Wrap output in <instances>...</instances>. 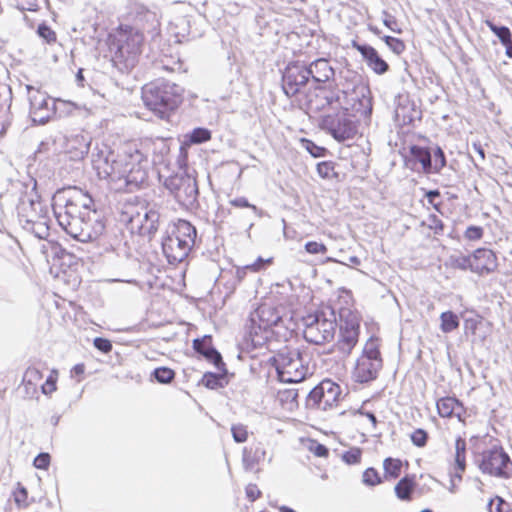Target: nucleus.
Masks as SVG:
<instances>
[{"instance_id": "43", "label": "nucleus", "mask_w": 512, "mask_h": 512, "mask_svg": "<svg viewBox=\"0 0 512 512\" xmlns=\"http://www.w3.org/2000/svg\"><path fill=\"white\" fill-rule=\"evenodd\" d=\"M317 172L323 179H333L338 177L335 171V163L332 161H323L317 164Z\"/></svg>"}, {"instance_id": "20", "label": "nucleus", "mask_w": 512, "mask_h": 512, "mask_svg": "<svg viewBox=\"0 0 512 512\" xmlns=\"http://www.w3.org/2000/svg\"><path fill=\"white\" fill-rule=\"evenodd\" d=\"M352 47L362 55L368 67L371 68L376 74L382 75L389 70L388 63L380 57L379 53L374 47L368 44H360L356 41L352 42Z\"/></svg>"}, {"instance_id": "16", "label": "nucleus", "mask_w": 512, "mask_h": 512, "mask_svg": "<svg viewBox=\"0 0 512 512\" xmlns=\"http://www.w3.org/2000/svg\"><path fill=\"white\" fill-rule=\"evenodd\" d=\"M30 116L33 122L45 124L55 113V102L44 93L35 91L29 98Z\"/></svg>"}, {"instance_id": "40", "label": "nucleus", "mask_w": 512, "mask_h": 512, "mask_svg": "<svg viewBox=\"0 0 512 512\" xmlns=\"http://www.w3.org/2000/svg\"><path fill=\"white\" fill-rule=\"evenodd\" d=\"M192 144H201L211 139V132L207 128L198 127L186 135Z\"/></svg>"}, {"instance_id": "45", "label": "nucleus", "mask_w": 512, "mask_h": 512, "mask_svg": "<svg viewBox=\"0 0 512 512\" xmlns=\"http://www.w3.org/2000/svg\"><path fill=\"white\" fill-rule=\"evenodd\" d=\"M452 265L455 268L461 270H470L473 272V258L471 256L460 255L457 257H452Z\"/></svg>"}, {"instance_id": "49", "label": "nucleus", "mask_w": 512, "mask_h": 512, "mask_svg": "<svg viewBox=\"0 0 512 512\" xmlns=\"http://www.w3.org/2000/svg\"><path fill=\"white\" fill-rule=\"evenodd\" d=\"M383 40L386 45L396 54H401L405 49L404 42L398 38L386 35L383 37Z\"/></svg>"}, {"instance_id": "50", "label": "nucleus", "mask_w": 512, "mask_h": 512, "mask_svg": "<svg viewBox=\"0 0 512 512\" xmlns=\"http://www.w3.org/2000/svg\"><path fill=\"white\" fill-rule=\"evenodd\" d=\"M231 433L234 441L237 443H243L247 440V428L242 424L233 425L231 427Z\"/></svg>"}, {"instance_id": "47", "label": "nucleus", "mask_w": 512, "mask_h": 512, "mask_svg": "<svg viewBox=\"0 0 512 512\" xmlns=\"http://www.w3.org/2000/svg\"><path fill=\"white\" fill-rule=\"evenodd\" d=\"M381 478L374 468H367L363 473V483L367 486H375L381 483Z\"/></svg>"}, {"instance_id": "2", "label": "nucleus", "mask_w": 512, "mask_h": 512, "mask_svg": "<svg viewBox=\"0 0 512 512\" xmlns=\"http://www.w3.org/2000/svg\"><path fill=\"white\" fill-rule=\"evenodd\" d=\"M183 89L170 81L157 79L142 88V99L146 107L160 118L168 116L182 102Z\"/></svg>"}, {"instance_id": "9", "label": "nucleus", "mask_w": 512, "mask_h": 512, "mask_svg": "<svg viewBox=\"0 0 512 512\" xmlns=\"http://www.w3.org/2000/svg\"><path fill=\"white\" fill-rule=\"evenodd\" d=\"M131 148L126 149L122 154L117 156L107 147L104 149H97V152L92 153L93 168L97 172L100 179L109 180L121 184L123 174L125 173V166L129 160V152Z\"/></svg>"}, {"instance_id": "27", "label": "nucleus", "mask_w": 512, "mask_h": 512, "mask_svg": "<svg viewBox=\"0 0 512 512\" xmlns=\"http://www.w3.org/2000/svg\"><path fill=\"white\" fill-rule=\"evenodd\" d=\"M215 367L219 371L218 373L206 372L201 379V384L209 389L223 388L228 384V370L225 363H223V365L219 364V366Z\"/></svg>"}, {"instance_id": "19", "label": "nucleus", "mask_w": 512, "mask_h": 512, "mask_svg": "<svg viewBox=\"0 0 512 512\" xmlns=\"http://www.w3.org/2000/svg\"><path fill=\"white\" fill-rule=\"evenodd\" d=\"M47 216V209L39 201L23 200L18 206V218L22 228Z\"/></svg>"}, {"instance_id": "35", "label": "nucleus", "mask_w": 512, "mask_h": 512, "mask_svg": "<svg viewBox=\"0 0 512 512\" xmlns=\"http://www.w3.org/2000/svg\"><path fill=\"white\" fill-rule=\"evenodd\" d=\"M440 329L444 333H450L459 327L460 321L453 311H445L440 315Z\"/></svg>"}, {"instance_id": "28", "label": "nucleus", "mask_w": 512, "mask_h": 512, "mask_svg": "<svg viewBox=\"0 0 512 512\" xmlns=\"http://www.w3.org/2000/svg\"><path fill=\"white\" fill-rule=\"evenodd\" d=\"M90 149V140L83 135H77L68 141V152L72 159H83Z\"/></svg>"}, {"instance_id": "23", "label": "nucleus", "mask_w": 512, "mask_h": 512, "mask_svg": "<svg viewBox=\"0 0 512 512\" xmlns=\"http://www.w3.org/2000/svg\"><path fill=\"white\" fill-rule=\"evenodd\" d=\"M309 79L316 83H325L334 76V70L330 66L329 61L324 58H319L309 65H306Z\"/></svg>"}, {"instance_id": "26", "label": "nucleus", "mask_w": 512, "mask_h": 512, "mask_svg": "<svg viewBox=\"0 0 512 512\" xmlns=\"http://www.w3.org/2000/svg\"><path fill=\"white\" fill-rule=\"evenodd\" d=\"M436 406L439 415L444 418L452 416L460 418L464 410L461 402L455 397H443L437 401Z\"/></svg>"}, {"instance_id": "31", "label": "nucleus", "mask_w": 512, "mask_h": 512, "mask_svg": "<svg viewBox=\"0 0 512 512\" xmlns=\"http://www.w3.org/2000/svg\"><path fill=\"white\" fill-rule=\"evenodd\" d=\"M455 465L459 471L455 477L461 480L462 473L466 469V441L462 437H457L455 441Z\"/></svg>"}, {"instance_id": "36", "label": "nucleus", "mask_w": 512, "mask_h": 512, "mask_svg": "<svg viewBox=\"0 0 512 512\" xmlns=\"http://www.w3.org/2000/svg\"><path fill=\"white\" fill-rule=\"evenodd\" d=\"M485 24L490 29V31L499 39L501 44H506L508 41L512 40V33L509 27L503 25H496L493 21L489 19L485 20Z\"/></svg>"}, {"instance_id": "63", "label": "nucleus", "mask_w": 512, "mask_h": 512, "mask_svg": "<svg viewBox=\"0 0 512 512\" xmlns=\"http://www.w3.org/2000/svg\"><path fill=\"white\" fill-rule=\"evenodd\" d=\"M17 8L20 11H37L38 10V4L37 0H26L25 3H18Z\"/></svg>"}, {"instance_id": "59", "label": "nucleus", "mask_w": 512, "mask_h": 512, "mask_svg": "<svg viewBox=\"0 0 512 512\" xmlns=\"http://www.w3.org/2000/svg\"><path fill=\"white\" fill-rule=\"evenodd\" d=\"M310 450L317 457H327L329 454L328 448L325 445L318 442H313L312 445L310 446Z\"/></svg>"}, {"instance_id": "18", "label": "nucleus", "mask_w": 512, "mask_h": 512, "mask_svg": "<svg viewBox=\"0 0 512 512\" xmlns=\"http://www.w3.org/2000/svg\"><path fill=\"white\" fill-rule=\"evenodd\" d=\"M473 273L479 275H488L497 270V256L496 254L487 248H478L473 254Z\"/></svg>"}, {"instance_id": "60", "label": "nucleus", "mask_w": 512, "mask_h": 512, "mask_svg": "<svg viewBox=\"0 0 512 512\" xmlns=\"http://www.w3.org/2000/svg\"><path fill=\"white\" fill-rule=\"evenodd\" d=\"M405 110V107H397L395 110V117L398 121H401L403 124H409L413 121V116L406 115Z\"/></svg>"}, {"instance_id": "3", "label": "nucleus", "mask_w": 512, "mask_h": 512, "mask_svg": "<svg viewBox=\"0 0 512 512\" xmlns=\"http://www.w3.org/2000/svg\"><path fill=\"white\" fill-rule=\"evenodd\" d=\"M161 207L156 202H150L139 196L130 197L126 204L124 215L139 235L153 237L159 229L161 222Z\"/></svg>"}, {"instance_id": "33", "label": "nucleus", "mask_w": 512, "mask_h": 512, "mask_svg": "<svg viewBox=\"0 0 512 512\" xmlns=\"http://www.w3.org/2000/svg\"><path fill=\"white\" fill-rule=\"evenodd\" d=\"M415 488V482L413 476L403 477L395 486L396 496L403 501H409L412 498V493Z\"/></svg>"}, {"instance_id": "17", "label": "nucleus", "mask_w": 512, "mask_h": 512, "mask_svg": "<svg viewBox=\"0 0 512 512\" xmlns=\"http://www.w3.org/2000/svg\"><path fill=\"white\" fill-rule=\"evenodd\" d=\"M161 244L163 254L167 258V261L173 265L184 261L192 249V246L185 243V240H178L176 237H172L168 234L162 239Z\"/></svg>"}, {"instance_id": "56", "label": "nucleus", "mask_w": 512, "mask_h": 512, "mask_svg": "<svg viewBox=\"0 0 512 512\" xmlns=\"http://www.w3.org/2000/svg\"><path fill=\"white\" fill-rule=\"evenodd\" d=\"M94 347L99 351L107 354L112 350V343L110 340L102 337H96L93 341Z\"/></svg>"}, {"instance_id": "7", "label": "nucleus", "mask_w": 512, "mask_h": 512, "mask_svg": "<svg viewBox=\"0 0 512 512\" xmlns=\"http://www.w3.org/2000/svg\"><path fill=\"white\" fill-rule=\"evenodd\" d=\"M281 382L299 383L305 380L309 369L298 349L283 348L270 359Z\"/></svg>"}, {"instance_id": "15", "label": "nucleus", "mask_w": 512, "mask_h": 512, "mask_svg": "<svg viewBox=\"0 0 512 512\" xmlns=\"http://www.w3.org/2000/svg\"><path fill=\"white\" fill-rule=\"evenodd\" d=\"M309 81L306 64L300 61L289 63L282 74V89L287 97H293Z\"/></svg>"}, {"instance_id": "8", "label": "nucleus", "mask_w": 512, "mask_h": 512, "mask_svg": "<svg viewBox=\"0 0 512 512\" xmlns=\"http://www.w3.org/2000/svg\"><path fill=\"white\" fill-rule=\"evenodd\" d=\"M339 338L332 346L331 352L336 353L340 359L347 358L356 344L360 333V317L350 308L342 307L338 311Z\"/></svg>"}, {"instance_id": "24", "label": "nucleus", "mask_w": 512, "mask_h": 512, "mask_svg": "<svg viewBox=\"0 0 512 512\" xmlns=\"http://www.w3.org/2000/svg\"><path fill=\"white\" fill-rule=\"evenodd\" d=\"M336 105L335 108L339 107V97L334 95H327L326 93H317L311 96L306 102L307 113H318L325 110L327 107Z\"/></svg>"}, {"instance_id": "32", "label": "nucleus", "mask_w": 512, "mask_h": 512, "mask_svg": "<svg viewBox=\"0 0 512 512\" xmlns=\"http://www.w3.org/2000/svg\"><path fill=\"white\" fill-rule=\"evenodd\" d=\"M322 386H325V398L324 405H322V410H327L328 408L333 407V405L337 402L341 390L340 386L331 380L322 381Z\"/></svg>"}, {"instance_id": "55", "label": "nucleus", "mask_w": 512, "mask_h": 512, "mask_svg": "<svg viewBox=\"0 0 512 512\" xmlns=\"http://www.w3.org/2000/svg\"><path fill=\"white\" fill-rule=\"evenodd\" d=\"M305 250L309 254H325L327 247L323 243L309 241L305 244Z\"/></svg>"}, {"instance_id": "5", "label": "nucleus", "mask_w": 512, "mask_h": 512, "mask_svg": "<svg viewBox=\"0 0 512 512\" xmlns=\"http://www.w3.org/2000/svg\"><path fill=\"white\" fill-rule=\"evenodd\" d=\"M144 41L143 32L127 27L118 33L110 44L112 61L120 70H129L135 66Z\"/></svg>"}, {"instance_id": "53", "label": "nucleus", "mask_w": 512, "mask_h": 512, "mask_svg": "<svg viewBox=\"0 0 512 512\" xmlns=\"http://www.w3.org/2000/svg\"><path fill=\"white\" fill-rule=\"evenodd\" d=\"M428 440V433L423 429H416L411 434V441L417 447H424Z\"/></svg>"}, {"instance_id": "52", "label": "nucleus", "mask_w": 512, "mask_h": 512, "mask_svg": "<svg viewBox=\"0 0 512 512\" xmlns=\"http://www.w3.org/2000/svg\"><path fill=\"white\" fill-rule=\"evenodd\" d=\"M37 33L41 38L45 39L47 43L56 41V33L45 23L38 26Z\"/></svg>"}, {"instance_id": "25", "label": "nucleus", "mask_w": 512, "mask_h": 512, "mask_svg": "<svg viewBox=\"0 0 512 512\" xmlns=\"http://www.w3.org/2000/svg\"><path fill=\"white\" fill-rule=\"evenodd\" d=\"M266 450L261 443L244 447L242 451V463L246 471H252L260 462L264 461Z\"/></svg>"}, {"instance_id": "12", "label": "nucleus", "mask_w": 512, "mask_h": 512, "mask_svg": "<svg viewBox=\"0 0 512 512\" xmlns=\"http://www.w3.org/2000/svg\"><path fill=\"white\" fill-rule=\"evenodd\" d=\"M478 466L482 473L493 477L509 479L512 476V461L500 446L484 450L478 460Z\"/></svg>"}, {"instance_id": "39", "label": "nucleus", "mask_w": 512, "mask_h": 512, "mask_svg": "<svg viewBox=\"0 0 512 512\" xmlns=\"http://www.w3.org/2000/svg\"><path fill=\"white\" fill-rule=\"evenodd\" d=\"M152 377L160 384H169L175 378L174 370L168 367H158L153 370Z\"/></svg>"}, {"instance_id": "61", "label": "nucleus", "mask_w": 512, "mask_h": 512, "mask_svg": "<svg viewBox=\"0 0 512 512\" xmlns=\"http://www.w3.org/2000/svg\"><path fill=\"white\" fill-rule=\"evenodd\" d=\"M270 262L271 259H263L262 257H259L252 264L246 265V268H249V271L258 272L262 270L265 267V265L269 264Z\"/></svg>"}, {"instance_id": "41", "label": "nucleus", "mask_w": 512, "mask_h": 512, "mask_svg": "<svg viewBox=\"0 0 512 512\" xmlns=\"http://www.w3.org/2000/svg\"><path fill=\"white\" fill-rule=\"evenodd\" d=\"M229 203L237 208H249L255 218H262L264 216V211L258 208L257 206L250 204L247 198L245 197H237L231 199Z\"/></svg>"}, {"instance_id": "46", "label": "nucleus", "mask_w": 512, "mask_h": 512, "mask_svg": "<svg viewBox=\"0 0 512 512\" xmlns=\"http://www.w3.org/2000/svg\"><path fill=\"white\" fill-rule=\"evenodd\" d=\"M362 450L358 447H353L348 451L344 452L342 459L345 463L352 465L357 464L361 460Z\"/></svg>"}, {"instance_id": "29", "label": "nucleus", "mask_w": 512, "mask_h": 512, "mask_svg": "<svg viewBox=\"0 0 512 512\" xmlns=\"http://www.w3.org/2000/svg\"><path fill=\"white\" fill-rule=\"evenodd\" d=\"M42 378L43 374L38 368L30 366L26 369L22 383L25 386L27 395L33 396L37 393V387Z\"/></svg>"}, {"instance_id": "37", "label": "nucleus", "mask_w": 512, "mask_h": 512, "mask_svg": "<svg viewBox=\"0 0 512 512\" xmlns=\"http://www.w3.org/2000/svg\"><path fill=\"white\" fill-rule=\"evenodd\" d=\"M325 386H322V382L315 386L307 395V406L316 407L322 409V405H324V390Z\"/></svg>"}, {"instance_id": "11", "label": "nucleus", "mask_w": 512, "mask_h": 512, "mask_svg": "<svg viewBox=\"0 0 512 512\" xmlns=\"http://www.w3.org/2000/svg\"><path fill=\"white\" fill-rule=\"evenodd\" d=\"M382 368V358L379 347L373 338H370L363 349L362 355L357 359L353 377L358 383H368L377 378Z\"/></svg>"}, {"instance_id": "6", "label": "nucleus", "mask_w": 512, "mask_h": 512, "mask_svg": "<svg viewBox=\"0 0 512 512\" xmlns=\"http://www.w3.org/2000/svg\"><path fill=\"white\" fill-rule=\"evenodd\" d=\"M339 317L330 306L322 307L303 318L304 339L315 345H322L334 339Z\"/></svg>"}, {"instance_id": "14", "label": "nucleus", "mask_w": 512, "mask_h": 512, "mask_svg": "<svg viewBox=\"0 0 512 512\" xmlns=\"http://www.w3.org/2000/svg\"><path fill=\"white\" fill-rule=\"evenodd\" d=\"M319 125L339 142L352 139L357 133L355 123L347 117L345 112L323 115Z\"/></svg>"}, {"instance_id": "44", "label": "nucleus", "mask_w": 512, "mask_h": 512, "mask_svg": "<svg viewBox=\"0 0 512 512\" xmlns=\"http://www.w3.org/2000/svg\"><path fill=\"white\" fill-rule=\"evenodd\" d=\"M357 94L361 97L359 99V104L364 109V113L370 114L372 112V102L369 88L367 86H361L359 87Z\"/></svg>"}, {"instance_id": "58", "label": "nucleus", "mask_w": 512, "mask_h": 512, "mask_svg": "<svg viewBox=\"0 0 512 512\" xmlns=\"http://www.w3.org/2000/svg\"><path fill=\"white\" fill-rule=\"evenodd\" d=\"M28 492L25 487L19 485L18 489L14 492V500L18 506H27Z\"/></svg>"}, {"instance_id": "64", "label": "nucleus", "mask_w": 512, "mask_h": 512, "mask_svg": "<svg viewBox=\"0 0 512 512\" xmlns=\"http://www.w3.org/2000/svg\"><path fill=\"white\" fill-rule=\"evenodd\" d=\"M430 228L435 230V233H440L444 229V224L436 215H431L429 218Z\"/></svg>"}, {"instance_id": "38", "label": "nucleus", "mask_w": 512, "mask_h": 512, "mask_svg": "<svg viewBox=\"0 0 512 512\" xmlns=\"http://www.w3.org/2000/svg\"><path fill=\"white\" fill-rule=\"evenodd\" d=\"M385 475L391 478H398L401 473L402 462L399 459L388 457L383 462Z\"/></svg>"}, {"instance_id": "57", "label": "nucleus", "mask_w": 512, "mask_h": 512, "mask_svg": "<svg viewBox=\"0 0 512 512\" xmlns=\"http://www.w3.org/2000/svg\"><path fill=\"white\" fill-rule=\"evenodd\" d=\"M33 464L37 469L46 470L50 464V455L48 453H44V452L39 453L35 457Z\"/></svg>"}, {"instance_id": "1", "label": "nucleus", "mask_w": 512, "mask_h": 512, "mask_svg": "<svg viewBox=\"0 0 512 512\" xmlns=\"http://www.w3.org/2000/svg\"><path fill=\"white\" fill-rule=\"evenodd\" d=\"M53 209L59 225L80 242L98 239L105 231L103 213L95 207L91 195L77 187L58 190Z\"/></svg>"}, {"instance_id": "30", "label": "nucleus", "mask_w": 512, "mask_h": 512, "mask_svg": "<svg viewBox=\"0 0 512 512\" xmlns=\"http://www.w3.org/2000/svg\"><path fill=\"white\" fill-rule=\"evenodd\" d=\"M410 154L417 162L422 165V169L426 174H431V151L427 147L412 145Z\"/></svg>"}, {"instance_id": "10", "label": "nucleus", "mask_w": 512, "mask_h": 512, "mask_svg": "<svg viewBox=\"0 0 512 512\" xmlns=\"http://www.w3.org/2000/svg\"><path fill=\"white\" fill-rule=\"evenodd\" d=\"M164 186L176 201L187 209L195 208L198 203V185L195 177L185 172L169 176Z\"/></svg>"}, {"instance_id": "54", "label": "nucleus", "mask_w": 512, "mask_h": 512, "mask_svg": "<svg viewBox=\"0 0 512 512\" xmlns=\"http://www.w3.org/2000/svg\"><path fill=\"white\" fill-rule=\"evenodd\" d=\"M483 234L484 230L481 226L471 225L467 227L464 237L470 241H477L483 237Z\"/></svg>"}, {"instance_id": "4", "label": "nucleus", "mask_w": 512, "mask_h": 512, "mask_svg": "<svg viewBox=\"0 0 512 512\" xmlns=\"http://www.w3.org/2000/svg\"><path fill=\"white\" fill-rule=\"evenodd\" d=\"M282 322V314L278 308L266 303L261 304L251 312L247 320L246 338L251 341L254 348L262 347L272 337V327H277Z\"/></svg>"}, {"instance_id": "62", "label": "nucleus", "mask_w": 512, "mask_h": 512, "mask_svg": "<svg viewBox=\"0 0 512 512\" xmlns=\"http://www.w3.org/2000/svg\"><path fill=\"white\" fill-rule=\"evenodd\" d=\"M246 496L250 501H255L261 496V491L256 484H249L246 487Z\"/></svg>"}, {"instance_id": "22", "label": "nucleus", "mask_w": 512, "mask_h": 512, "mask_svg": "<svg viewBox=\"0 0 512 512\" xmlns=\"http://www.w3.org/2000/svg\"><path fill=\"white\" fill-rule=\"evenodd\" d=\"M166 234L176 237L178 240H185V243L193 247L197 236L196 228L187 220L178 219L169 225Z\"/></svg>"}, {"instance_id": "21", "label": "nucleus", "mask_w": 512, "mask_h": 512, "mask_svg": "<svg viewBox=\"0 0 512 512\" xmlns=\"http://www.w3.org/2000/svg\"><path fill=\"white\" fill-rule=\"evenodd\" d=\"M193 349L202 355L207 361L214 366L223 365L224 361L220 352L212 345L211 336H204L193 340Z\"/></svg>"}, {"instance_id": "42", "label": "nucleus", "mask_w": 512, "mask_h": 512, "mask_svg": "<svg viewBox=\"0 0 512 512\" xmlns=\"http://www.w3.org/2000/svg\"><path fill=\"white\" fill-rule=\"evenodd\" d=\"M446 166V157L441 147L436 146L431 154V173H438Z\"/></svg>"}, {"instance_id": "34", "label": "nucleus", "mask_w": 512, "mask_h": 512, "mask_svg": "<svg viewBox=\"0 0 512 512\" xmlns=\"http://www.w3.org/2000/svg\"><path fill=\"white\" fill-rule=\"evenodd\" d=\"M49 222L50 218L47 215L46 217H42L38 221L33 222V224H29L23 229L32 233L38 239L46 240L50 235Z\"/></svg>"}, {"instance_id": "13", "label": "nucleus", "mask_w": 512, "mask_h": 512, "mask_svg": "<svg viewBox=\"0 0 512 512\" xmlns=\"http://www.w3.org/2000/svg\"><path fill=\"white\" fill-rule=\"evenodd\" d=\"M147 164L148 160L144 154L138 149L131 148L123 179L117 188H125L129 192L141 188L148 180Z\"/></svg>"}, {"instance_id": "48", "label": "nucleus", "mask_w": 512, "mask_h": 512, "mask_svg": "<svg viewBox=\"0 0 512 512\" xmlns=\"http://www.w3.org/2000/svg\"><path fill=\"white\" fill-rule=\"evenodd\" d=\"M303 145L306 150L313 156L314 158L323 157L326 153V148L318 146L311 140L303 139Z\"/></svg>"}, {"instance_id": "51", "label": "nucleus", "mask_w": 512, "mask_h": 512, "mask_svg": "<svg viewBox=\"0 0 512 512\" xmlns=\"http://www.w3.org/2000/svg\"><path fill=\"white\" fill-rule=\"evenodd\" d=\"M57 372L53 370L47 377L44 384L41 385L42 393L49 395L56 390Z\"/></svg>"}]
</instances>
